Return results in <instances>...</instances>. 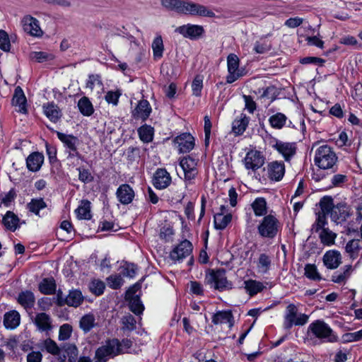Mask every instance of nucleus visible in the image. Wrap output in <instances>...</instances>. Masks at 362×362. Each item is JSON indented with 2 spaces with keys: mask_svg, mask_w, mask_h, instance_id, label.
Listing matches in <instances>:
<instances>
[{
  "mask_svg": "<svg viewBox=\"0 0 362 362\" xmlns=\"http://www.w3.org/2000/svg\"><path fill=\"white\" fill-rule=\"evenodd\" d=\"M320 205L323 214H329L331 219L337 223L345 221L350 215V208L346 203L334 205L333 199L329 197H324Z\"/></svg>",
  "mask_w": 362,
  "mask_h": 362,
  "instance_id": "obj_1",
  "label": "nucleus"
},
{
  "mask_svg": "<svg viewBox=\"0 0 362 362\" xmlns=\"http://www.w3.org/2000/svg\"><path fill=\"white\" fill-rule=\"evenodd\" d=\"M337 161V156L328 145L320 146L315 151V163L322 169L333 168Z\"/></svg>",
  "mask_w": 362,
  "mask_h": 362,
  "instance_id": "obj_2",
  "label": "nucleus"
},
{
  "mask_svg": "<svg viewBox=\"0 0 362 362\" xmlns=\"http://www.w3.org/2000/svg\"><path fill=\"white\" fill-rule=\"evenodd\" d=\"M308 331L324 342H335L337 337L330 327L324 321L316 320L308 327Z\"/></svg>",
  "mask_w": 362,
  "mask_h": 362,
  "instance_id": "obj_3",
  "label": "nucleus"
},
{
  "mask_svg": "<svg viewBox=\"0 0 362 362\" xmlns=\"http://www.w3.org/2000/svg\"><path fill=\"white\" fill-rule=\"evenodd\" d=\"M280 228L279 221L272 214L265 216L257 227L259 234L269 238H274Z\"/></svg>",
  "mask_w": 362,
  "mask_h": 362,
  "instance_id": "obj_4",
  "label": "nucleus"
},
{
  "mask_svg": "<svg viewBox=\"0 0 362 362\" xmlns=\"http://www.w3.org/2000/svg\"><path fill=\"white\" fill-rule=\"evenodd\" d=\"M206 281L211 287L219 291L230 290L232 288V284L228 281L226 272L223 269L216 271L212 270L206 277Z\"/></svg>",
  "mask_w": 362,
  "mask_h": 362,
  "instance_id": "obj_5",
  "label": "nucleus"
},
{
  "mask_svg": "<svg viewBox=\"0 0 362 362\" xmlns=\"http://www.w3.org/2000/svg\"><path fill=\"white\" fill-rule=\"evenodd\" d=\"M239 58L235 54H230L227 57L228 74L226 76L228 83H232L243 76L239 69Z\"/></svg>",
  "mask_w": 362,
  "mask_h": 362,
  "instance_id": "obj_6",
  "label": "nucleus"
},
{
  "mask_svg": "<svg viewBox=\"0 0 362 362\" xmlns=\"http://www.w3.org/2000/svg\"><path fill=\"white\" fill-rule=\"evenodd\" d=\"M119 353V343L112 340L107 345L99 348L96 351L97 361L95 362H106L107 356H114Z\"/></svg>",
  "mask_w": 362,
  "mask_h": 362,
  "instance_id": "obj_7",
  "label": "nucleus"
},
{
  "mask_svg": "<svg viewBox=\"0 0 362 362\" xmlns=\"http://www.w3.org/2000/svg\"><path fill=\"white\" fill-rule=\"evenodd\" d=\"M175 31L181 34L185 37H188L191 40L199 39L202 37L204 33L203 26L192 24H187L177 27Z\"/></svg>",
  "mask_w": 362,
  "mask_h": 362,
  "instance_id": "obj_8",
  "label": "nucleus"
},
{
  "mask_svg": "<svg viewBox=\"0 0 362 362\" xmlns=\"http://www.w3.org/2000/svg\"><path fill=\"white\" fill-rule=\"evenodd\" d=\"M192 252V243L189 240H185L173 250L170 252V257L173 260L181 261L190 256Z\"/></svg>",
  "mask_w": 362,
  "mask_h": 362,
  "instance_id": "obj_9",
  "label": "nucleus"
},
{
  "mask_svg": "<svg viewBox=\"0 0 362 362\" xmlns=\"http://www.w3.org/2000/svg\"><path fill=\"white\" fill-rule=\"evenodd\" d=\"M21 23L23 30L30 35L35 37L42 35L43 32L40 27L39 21L36 18L30 16H26L22 19Z\"/></svg>",
  "mask_w": 362,
  "mask_h": 362,
  "instance_id": "obj_10",
  "label": "nucleus"
},
{
  "mask_svg": "<svg viewBox=\"0 0 362 362\" xmlns=\"http://www.w3.org/2000/svg\"><path fill=\"white\" fill-rule=\"evenodd\" d=\"M180 165L184 172L185 178L191 180L195 177L197 174V161L190 156L182 158L180 162Z\"/></svg>",
  "mask_w": 362,
  "mask_h": 362,
  "instance_id": "obj_11",
  "label": "nucleus"
},
{
  "mask_svg": "<svg viewBox=\"0 0 362 362\" xmlns=\"http://www.w3.org/2000/svg\"><path fill=\"white\" fill-rule=\"evenodd\" d=\"M62 354H59L57 361L58 362H66V358H68L69 362H74L78 355V351L76 346L71 343H65L61 347V352Z\"/></svg>",
  "mask_w": 362,
  "mask_h": 362,
  "instance_id": "obj_12",
  "label": "nucleus"
},
{
  "mask_svg": "<svg viewBox=\"0 0 362 362\" xmlns=\"http://www.w3.org/2000/svg\"><path fill=\"white\" fill-rule=\"evenodd\" d=\"M264 158L257 151H249L245 158V165L247 169L253 171L261 168L264 164Z\"/></svg>",
  "mask_w": 362,
  "mask_h": 362,
  "instance_id": "obj_13",
  "label": "nucleus"
},
{
  "mask_svg": "<svg viewBox=\"0 0 362 362\" xmlns=\"http://www.w3.org/2000/svg\"><path fill=\"white\" fill-rule=\"evenodd\" d=\"M180 153H187L191 151L194 146V139L189 134H182L174 140Z\"/></svg>",
  "mask_w": 362,
  "mask_h": 362,
  "instance_id": "obj_14",
  "label": "nucleus"
},
{
  "mask_svg": "<svg viewBox=\"0 0 362 362\" xmlns=\"http://www.w3.org/2000/svg\"><path fill=\"white\" fill-rule=\"evenodd\" d=\"M171 182V177L166 170L158 169L153 176V185L157 189H165Z\"/></svg>",
  "mask_w": 362,
  "mask_h": 362,
  "instance_id": "obj_15",
  "label": "nucleus"
},
{
  "mask_svg": "<svg viewBox=\"0 0 362 362\" xmlns=\"http://www.w3.org/2000/svg\"><path fill=\"white\" fill-rule=\"evenodd\" d=\"M117 197L122 204H128L132 202L134 192L129 185L124 184L117 189Z\"/></svg>",
  "mask_w": 362,
  "mask_h": 362,
  "instance_id": "obj_16",
  "label": "nucleus"
},
{
  "mask_svg": "<svg viewBox=\"0 0 362 362\" xmlns=\"http://www.w3.org/2000/svg\"><path fill=\"white\" fill-rule=\"evenodd\" d=\"M151 112V107L146 100H140L132 115L136 119H146Z\"/></svg>",
  "mask_w": 362,
  "mask_h": 362,
  "instance_id": "obj_17",
  "label": "nucleus"
},
{
  "mask_svg": "<svg viewBox=\"0 0 362 362\" xmlns=\"http://www.w3.org/2000/svg\"><path fill=\"white\" fill-rule=\"evenodd\" d=\"M323 262L328 269H336L341 264V254L335 250L328 251L323 257Z\"/></svg>",
  "mask_w": 362,
  "mask_h": 362,
  "instance_id": "obj_18",
  "label": "nucleus"
},
{
  "mask_svg": "<svg viewBox=\"0 0 362 362\" xmlns=\"http://www.w3.org/2000/svg\"><path fill=\"white\" fill-rule=\"evenodd\" d=\"M12 103L14 106L18 107L16 109L17 111L24 113L26 112V98L23 90L19 86L16 87L15 89Z\"/></svg>",
  "mask_w": 362,
  "mask_h": 362,
  "instance_id": "obj_19",
  "label": "nucleus"
},
{
  "mask_svg": "<svg viewBox=\"0 0 362 362\" xmlns=\"http://www.w3.org/2000/svg\"><path fill=\"white\" fill-rule=\"evenodd\" d=\"M43 162L44 156L39 152L31 153L26 160L28 168L34 172L40 170Z\"/></svg>",
  "mask_w": 362,
  "mask_h": 362,
  "instance_id": "obj_20",
  "label": "nucleus"
},
{
  "mask_svg": "<svg viewBox=\"0 0 362 362\" xmlns=\"http://www.w3.org/2000/svg\"><path fill=\"white\" fill-rule=\"evenodd\" d=\"M44 113L49 119L57 122L62 117V113L58 106L53 103H47L43 105Z\"/></svg>",
  "mask_w": 362,
  "mask_h": 362,
  "instance_id": "obj_21",
  "label": "nucleus"
},
{
  "mask_svg": "<svg viewBox=\"0 0 362 362\" xmlns=\"http://www.w3.org/2000/svg\"><path fill=\"white\" fill-rule=\"evenodd\" d=\"M274 147L284 156L286 160H288L296 153V147L293 144L277 141Z\"/></svg>",
  "mask_w": 362,
  "mask_h": 362,
  "instance_id": "obj_22",
  "label": "nucleus"
},
{
  "mask_svg": "<svg viewBox=\"0 0 362 362\" xmlns=\"http://www.w3.org/2000/svg\"><path fill=\"white\" fill-rule=\"evenodd\" d=\"M285 173L284 164L281 162L274 161L269 165V177L272 180H280Z\"/></svg>",
  "mask_w": 362,
  "mask_h": 362,
  "instance_id": "obj_23",
  "label": "nucleus"
},
{
  "mask_svg": "<svg viewBox=\"0 0 362 362\" xmlns=\"http://www.w3.org/2000/svg\"><path fill=\"white\" fill-rule=\"evenodd\" d=\"M34 322L41 331H47L52 329L51 318L45 313L37 314Z\"/></svg>",
  "mask_w": 362,
  "mask_h": 362,
  "instance_id": "obj_24",
  "label": "nucleus"
},
{
  "mask_svg": "<svg viewBox=\"0 0 362 362\" xmlns=\"http://www.w3.org/2000/svg\"><path fill=\"white\" fill-rule=\"evenodd\" d=\"M249 123V118L243 114L238 117L233 122L232 130L236 135L242 134Z\"/></svg>",
  "mask_w": 362,
  "mask_h": 362,
  "instance_id": "obj_25",
  "label": "nucleus"
},
{
  "mask_svg": "<svg viewBox=\"0 0 362 362\" xmlns=\"http://www.w3.org/2000/svg\"><path fill=\"white\" fill-rule=\"evenodd\" d=\"M57 136L69 150H76L79 145L78 139L73 135L57 132Z\"/></svg>",
  "mask_w": 362,
  "mask_h": 362,
  "instance_id": "obj_26",
  "label": "nucleus"
},
{
  "mask_svg": "<svg viewBox=\"0 0 362 362\" xmlns=\"http://www.w3.org/2000/svg\"><path fill=\"white\" fill-rule=\"evenodd\" d=\"M224 209V206H222L221 208L222 212L218 213L214 215V225L215 228L217 229H224L228 226V224L231 221L232 215L230 214L224 215L223 213V210Z\"/></svg>",
  "mask_w": 362,
  "mask_h": 362,
  "instance_id": "obj_27",
  "label": "nucleus"
},
{
  "mask_svg": "<svg viewBox=\"0 0 362 362\" xmlns=\"http://www.w3.org/2000/svg\"><path fill=\"white\" fill-rule=\"evenodd\" d=\"M76 213L79 219H90L92 217L90 202L88 200H82L78 207L76 209Z\"/></svg>",
  "mask_w": 362,
  "mask_h": 362,
  "instance_id": "obj_28",
  "label": "nucleus"
},
{
  "mask_svg": "<svg viewBox=\"0 0 362 362\" xmlns=\"http://www.w3.org/2000/svg\"><path fill=\"white\" fill-rule=\"evenodd\" d=\"M214 324L228 323L229 327L233 326V315L230 311H219L212 318Z\"/></svg>",
  "mask_w": 362,
  "mask_h": 362,
  "instance_id": "obj_29",
  "label": "nucleus"
},
{
  "mask_svg": "<svg viewBox=\"0 0 362 362\" xmlns=\"http://www.w3.org/2000/svg\"><path fill=\"white\" fill-rule=\"evenodd\" d=\"M95 325V317L92 313L83 315L79 322L80 328L86 333L88 332Z\"/></svg>",
  "mask_w": 362,
  "mask_h": 362,
  "instance_id": "obj_30",
  "label": "nucleus"
},
{
  "mask_svg": "<svg viewBox=\"0 0 362 362\" xmlns=\"http://www.w3.org/2000/svg\"><path fill=\"white\" fill-rule=\"evenodd\" d=\"M255 214L257 216H262L267 213V202L264 198H257L251 204Z\"/></svg>",
  "mask_w": 362,
  "mask_h": 362,
  "instance_id": "obj_31",
  "label": "nucleus"
},
{
  "mask_svg": "<svg viewBox=\"0 0 362 362\" xmlns=\"http://www.w3.org/2000/svg\"><path fill=\"white\" fill-rule=\"evenodd\" d=\"M20 323V315L16 311L6 313L4 319V324L7 328H15Z\"/></svg>",
  "mask_w": 362,
  "mask_h": 362,
  "instance_id": "obj_32",
  "label": "nucleus"
},
{
  "mask_svg": "<svg viewBox=\"0 0 362 362\" xmlns=\"http://www.w3.org/2000/svg\"><path fill=\"white\" fill-rule=\"evenodd\" d=\"M83 301L81 292L74 290L69 292V294L65 298V303L69 306L77 307Z\"/></svg>",
  "mask_w": 362,
  "mask_h": 362,
  "instance_id": "obj_33",
  "label": "nucleus"
},
{
  "mask_svg": "<svg viewBox=\"0 0 362 362\" xmlns=\"http://www.w3.org/2000/svg\"><path fill=\"white\" fill-rule=\"evenodd\" d=\"M271 262V257L269 255L264 253L261 254L257 262L258 272L262 274L267 273L270 268Z\"/></svg>",
  "mask_w": 362,
  "mask_h": 362,
  "instance_id": "obj_34",
  "label": "nucleus"
},
{
  "mask_svg": "<svg viewBox=\"0 0 362 362\" xmlns=\"http://www.w3.org/2000/svg\"><path fill=\"white\" fill-rule=\"evenodd\" d=\"M286 120H287V117L284 114H283L281 112H278V113L271 116L269 117V122L270 125L273 128L277 129H281L284 127V125L286 122Z\"/></svg>",
  "mask_w": 362,
  "mask_h": 362,
  "instance_id": "obj_35",
  "label": "nucleus"
},
{
  "mask_svg": "<svg viewBox=\"0 0 362 362\" xmlns=\"http://www.w3.org/2000/svg\"><path fill=\"white\" fill-rule=\"evenodd\" d=\"M18 301L25 308H28L34 305L35 297L32 292L25 291L19 294Z\"/></svg>",
  "mask_w": 362,
  "mask_h": 362,
  "instance_id": "obj_36",
  "label": "nucleus"
},
{
  "mask_svg": "<svg viewBox=\"0 0 362 362\" xmlns=\"http://www.w3.org/2000/svg\"><path fill=\"white\" fill-rule=\"evenodd\" d=\"M286 310L287 313L286 315L284 325L286 328L289 329L295 323V320L297 315V308L293 304H290L288 305Z\"/></svg>",
  "mask_w": 362,
  "mask_h": 362,
  "instance_id": "obj_37",
  "label": "nucleus"
},
{
  "mask_svg": "<svg viewBox=\"0 0 362 362\" xmlns=\"http://www.w3.org/2000/svg\"><path fill=\"white\" fill-rule=\"evenodd\" d=\"M18 221V218L11 211H8L3 218L4 226L11 230L16 229Z\"/></svg>",
  "mask_w": 362,
  "mask_h": 362,
  "instance_id": "obj_38",
  "label": "nucleus"
},
{
  "mask_svg": "<svg viewBox=\"0 0 362 362\" xmlns=\"http://www.w3.org/2000/svg\"><path fill=\"white\" fill-rule=\"evenodd\" d=\"M78 106L81 112L86 116H90L93 113V105L86 97H83L79 100Z\"/></svg>",
  "mask_w": 362,
  "mask_h": 362,
  "instance_id": "obj_39",
  "label": "nucleus"
},
{
  "mask_svg": "<svg viewBox=\"0 0 362 362\" xmlns=\"http://www.w3.org/2000/svg\"><path fill=\"white\" fill-rule=\"evenodd\" d=\"M141 140L148 143L152 141L153 136V128L148 125H144L138 129Z\"/></svg>",
  "mask_w": 362,
  "mask_h": 362,
  "instance_id": "obj_40",
  "label": "nucleus"
},
{
  "mask_svg": "<svg viewBox=\"0 0 362 362\" xmlns=\"http://www.w3.org/2000/svg\"><path fill=\"white\" fill-rule=\"evenodd\" d=\"M245 288L250 296L257 294L261 291L264 286L262 283L255 280H248L245 281Z\"/></svg>",
  "mask_w": 362,
  "mask_h": 362,
  "instance_id": "obj_41",
  "label": "nucleus"
},
{
  "mask_svg": "<svg viewBox=\"0 0 362 362\" xmlns=\"http://www.w3.org/2000/svg\"><path fill=\"white\" fill-rule=\"evenodd\" d=\"M352 272V267L351 265L345 266L343 272H335L332 275V281L336 283H342L344 282L349 276L351 275Z\"/></svg>",
  "mask_w": 362,
  "mask_h": 362,
  "instance_id": "obj_42",
  "label": "nucleus"
},
{
  "mask_svg": "<svg viewBox=\"0 0 362 362\" xmlns=\"http://www.w3.org/2000/svg\"><path fill=\"white\" fill-rule=\"evenodd\" d=\"M336 236V234L331 231L329 228H322L320 233V238L322 243L327 245L334 243Z\"/></svg>",
  "mask_w": 362,
  "mask_h": 362,
  "instance_id": "obj_43",
  "label": "nucleus"
},
{
  "mask_svg": "<svg viewBox=\"0 0 362 362\" xmlns=\"http://www.w3.org/2000/svg\"><path fill=\"white\" fill-rule=\"evenodd\" d=\"M39 288L44 294H52L55 291V284L52 279H45L40 283Z\"/></svg>",
  "mask_w": 362,
  "mask_h": 362,
  "instance_id": "obj_44",
  "label": "nucleus"
},
{
  "mask_svg": "<svg viewBox=\"0 0 362 362\" xmlns=\"http://www.w3.org/2000/svg\"><path fill=\"white\" fill-rule=\"evenodd\" d=\"M152 49L156 58L160 59L163 56V42L160 36L156 37L154 39L152 43Z\"/></svg>",
  "mask_w": 362,
  "mask_h": 362,
  "instance_id": "obj_45",
  "label": "nucleus"
},
{
  "mask_svg": "<svg viewBox=\"0 0 362 362\" xmlns=\"http://www.w3.org/2000/svg\"><path fill=\"white\" fill-rule=\"evenodd\" d=\"M44 347L47 351L54 356H59L61 348L51 339H47L44 341Z\"/></svg>",
  "mask_w": 362,
  "mask_h": 362,
  "instance_id": "obj_46",
  "label": "nucleus"
},
{
  "mask_svg": "<svg viewBox=\"0 0 362 362\" xmlns=\"http://www.w3.org/2000/svg\"><path fill=\"white\" fill-rule=\"evenodd\" d=\"M359 247L360 240L354 239L347 243L345 250L346 252L350 255L351 258H354L357 255Z\"/></svg>",
  "mask_w": 362,
  "mask_h": 362,
  "instance_id": "obj_47",
  "label": "nucleus"
},
{
  "mask_svg": "<svg viewBox=\"0 0 362 362\" xmlns=\"http://www.w3.org/2000/svg\"><path fill=\"white\" fill-rule=\"evenodd\" d=\"M305 275L314 281L321 279L320 274L317 272V267L315 264H306L305 267Z\"/></svg>",
  "mask_w": 362,
  "mask_h": 362,
  "instance_id": "obj_48",
  "label": "nucleus"
},
{
  "mask_svg": "<svg viewBox=\"0 0 362 362\" xmlns=\"http://www.w3.org/2000/svg\"><path fill=\"white\" fill-rule=\"evenodd\" d=\"M90 291L97 295H101L105 289V284L99 280H93L89 286Z\"/></svg>",
  "mask_w": 362,
  "mask_h": 362,
  "instance_id": "obj_49",
  "label": "nucleus"
},
{
  "mask_svg": "<svg viewBox=\"0 0 362 362\" xmlns=\"http://www.w3.org/2000/svg\"><path fill=\"white\" fill-rule=\"evenodd\" d=\"M46 206L45 203L42 199H33L31 202L28 205L29 210L35 214H39V211L44 209Z\"/></svg>",
  "mask_w": 362,
  "mask_h": 362,
  "instance_id": "obj_50",
  "label": "nucleus"
},
{
  "mask_svg": "<svg viewBox=\"0 0 362 362\" xmlns=\"http://www.w3.org/2000/svg\"><path fill=\"white\" fill-rule=\"evenodd\" d=\"M122 274L126 276L133 277L137 272V266L133 263L125 262L122 266Z\"/></svg>",
  "mask_w": 362,
  "mask_h": 362,
  "instance_id": "obj_51",
  "label": "nucleus"
},
{
  "mask_svg": "<svg viewBox=\"0 0 362 362\" xmlns=\"http://www.w3.org/2000/svg\"><path fill=\"white\" fill-rule=\"evenodd\" d=\"M72 327L69 324H64L60 327L59 339L60 340H66L70 337Z\"/></svg>",
  "mask_w": 362,
  "mask_h": 362,
  "instance_id": "obj_52",
  "label": "nucleus"
},
{
  "mask_svg": "<svg viewBox=\"0 0 362 362\" xmlns=\"http://www.w3.org/2000/svg\"><path fill=\"white\" fill-rule=\"evenodd\" d=\"M78 179L85 183L90 182L93 180V176L91 175L90 171L85 168H78Z\"/></svg>",
  "mask_w": 362,
  "mask_h": 362,
  "instance_id": "obj_53",
  "label": "nucleus"
},
{
  "mask_svg": "<svg viewBox=\"0 0 362 362\" xmlns=\"http://www.w3.org/2000/svg\"><path fill=\"white\" fill-rule=\"evenodd\" d=\"M10 47L8 34L4 30H0V48L4 51H8Z\"/></svg>",
  "mask_w": 362,
  "mask_h": 362,
  "instance_id": "obj_54",
  "label": "nucleus"
},
{
  "mask_svg": "<svg viewBox=\"0 0 362 362\" xmlns=\"http://www.w3.org/2000/svg\"><path fill=\"white\" fill-rule=\"evenodd\" d=\"M202 77L200 76H197L192 84L193 94L199 96L201 93L202 89Z\"/></svg>",
  "mask_w": 362,
  "mask_h": 362,
  "instance_id": "obj_55",
  "label": "nucleus"
},
{
  "mask_svg": "<svg viewBox=\"0 0 362 362\" xmlns=\"http://www.w3.org/2000/svg\"><path fill=\"white\" fill-rule=\"evenodd\" d=\"M107 281L110 286L115 289L119 288L123 284L120 275H112L107 278Z\"/></svg>",
  "mask_w": 362,
  "mask_h": 362,
  "instance_id": "obj_56",
  "label": "nucleus"
},
{
  "mask_svg": "<svg viewBox=\"0 0 362 362\" xmlns=\"http://www.w3.org/2000/svg\"><path fill=\"white\" fill-rule=\"evenodd\" d=\"M122 323L124 327L129 330H132L135 328L136 320L132 315H127L122 317Z\"/></svg>",
  "mask_w": 362,
  "mask_h": 362,
  "instance_id": "obj_57",
  "label": "nucleus"
},
{
  "mask_svg": "<svg viewBox=\"0 0 362 362\" xmlns=\"http://www.w3.org/2000/svg\"><path fill=\"white\" fill-rule=\"evenodd\" d=\"M129 304L131 310L136 315L140 314L144 310V306L139 298H133Z\"/></svg>",
  "mask_w": 362,
  "mask_h": 362,
  "instance_id": "obj_58",
  "label": "nucleus"
},
{
  "mask_svg": "<svg viewBox=\"0 0 362 362\" xmlns=\"http://www.w3.org/2000/svg\"><path fill=\"white\" fill-rule=\"evenodd\" d=\"M121 93L119 91H108L105 95V100L108 103L117 105Z\"/></svg>",
  "mask_w": 362,
  "mask_h": 362,
  "instance_id": "obj_59",
  "label": "nucleus"
},
{
  "mask_svg": "<svg viewBox=\"0 0 362 362\" xmlns=\"http://www.w3.org/2000/svg\"><path fill=\"white\" fill-rule=\"evenodd\" d=\"M271 46L266 42L257 41L256 42L254 50L258 54H263L270 50Z\"/></svg>",
  "mask_w": 362,
  "mask_h": 362,
  "instance_id": "obj_60",
  "label": "nucleus"
},
{
  "mask_svg": "<svg viewBox=\"0 0 362 362\" xmlns=\"http://www.w3.org/2000/svg\"><path fill=\"white\" fill-rule=\"evenodd\" d=\"M180 0H161L163 6L168 9L175 10L177 12Z\"/></svg>",
  "mask_w": 362,
  "mask_h": 362,
  "instance_id": "obj_61",
  "label": "nucleus"
},
{
  "mask_svg": "<svg viewBox=\"0 0 362 362\" xmlns=\"http://www.w3.org/2000/svg\"><path fill=\"white\" fill-rule=\"evenodd\" d=\"M212 127V124L210 121L209 116L204 117V134H205V144L208 145L209 143L210 134H211V129Z\"/></svg>",
  "mask_w": 362,
  "mask_h": 362,
  "instance_id": "obj_62",
  "label": "nucleus"
},
{
  "mask_svg": "<svg viewBox=\"0 0 362 362\" xmlns=\"http://www.w3.org/2000/svg\"><path fill=\"white\" fill-rule=\"evenodd\" d=\"M95 86L100 87L102 86V83L99 80L98 76L91 75L89 76L88 80L86 83V88L92 90Z\"/></svg>",
  "mask_w": 362,
  "mask_h": 362,
  "instance_id": "obj_63",
  "label": "nucleus"
},
{
  "mask_svg": "<svg viewBox=\"0 0 362 362\" xmlns=\"http://www.w3.org/2000/svg\"><path fill=\"white\" fill-rule=\"evenodd\" d=\"M30 58L37 62H42L47 60L49 56L43 52H35L30 54Z\"/></svg>",
  "mask_w": 362,
  "mask_h": 362,
  "instance_id": "obj_64",
  "label": "nucleus"
}]
</instances>
